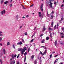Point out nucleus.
Returning <instances> with one entry per match:
<instances>
[{"label": "nucleus", "instance_id": "nucleus-1", "mask_svg": "<svg viewBox=\"0 0 64 64\" xmlns=\"http://www.w3.org/2000/svg\"><path fill=\"white\" fill-rule=\"evenodd\" d=\"M50 1L49 2H48V4L50 6V8H52V3L51 2V0H49Z\"/></svg>", "mask_w": 64, "mask_h": 64}, {"label": "nucleus", "instance_id": "nucleus-2", "mask_svg": "<svg viewBox=\"0 0 64 64\" xmlns=\"http://www.w3.org/2000/svg\"><path fill=\"white\" fill-rule=\"evenodd\" d=\"M26 50V47H25L24 48V49H23L21 51V53L22 54V55H23L24 54V52Z\"/></svg>", "mask_w": 64, "mask_h": 64}, {"label": "nucleus", "instance_id": "nucleus-3", "mask_svg": "<svg viewBox=\"0 0 64 64\" xmlns=\"http://www.w3.org/2000/svg\"><path fill=\"white\" fill-rule=\"evenodd\" d=\"M6 12V11L5 10H4L2 11L1 12H0L1 14L2 15H3V14H5Z\"/></svg>", "mask_w": 64, "mask_h": 64}, {"label": "nucleus", "instance_id": "nucleus-4", "mask_svg": "<svg viewBox=\"0 0 64 64\" xmlns=\"http://www.w3.org/2000/svg\"><path fill=\"white\" fill-rule=\"evenodd\" d=\"M38 14H39V16L40 17H41V19H42V18H43V16H42V14H41V12H38Z\"/></svg>", "mask_w": 64, "mask_h": 64}, {"label": "nucleus", "instance_id": "nucleus-5", "mask_svg": "<svg viewBox=\"0 0 64 64\" xmlns=\"http://www.w3.org/2000/svg\"><path fill=\"white\" fill-rule=\"evenodd\" d=\"M43 4H42L41 5V6H40V9L42 12H43Z\"/></svg>", "mask_w": 64, "mask_h": 64}, {"label": "nucleus", "instance_id": "nucleus-6", "mask_svg": "<svg viewBox=\"0 0 64 64\" xmlns=\"http://www.w3.org/2000/svg\"><path fill=\"white\" fill-rule=\"evenodd\" d=\"M60 36L62 37V38H64V34L62 32L60 33Z\"/></svg>", "mask_w": 64, "mask_h": 64}, {"label": "nucleus", "instance_id": "nucleus-7", "mask_svg": "<svg viewBox=\"0 0 64 64\" xmlns=\"http://www.w3.org/2000/svg\"><path fill=\"white\" fill-rule=\"evenodd\" d=\"M15 61L13 60L11 62L10 64H14L15 63Z\"/></svg>", "mask_w": 64, "mask_h": 64}, {"label": "nucleus", "instance_id": "nucleus-8", "mask_svg": "<svg viewBox=\"0 0 64 64\" xmlns=\"http://www.w3.org/2000/svg\"><path fill=\"white\" fill-rule=\"evenodd\" d=\"M40 62L39 63V64H42V60H41V58L40 57Z\"/></svg>", "mask_w": 64, "mask_h": 64}, {"label": "nucleus", "instance_id": "nucleus-9", "mask_svg": "<svg viewBox=\"0 0 64 64\" xmlns=\"http://www.w3.org/2000/svg\"><path fill=\"white\" fill-rule=\"evenodd\" d=\"M46 29V28L45 27V26H43V30H42V31H45Z\"/></svg>", "mask_w": 64, "mask_h": 64}, {"label": "nucleus", "instance_id": "nucleus-10", "mask_svg": "<svg viewBox=\"0 0 64 64\" xmlns=\"http://www.w3.org/2000/svg\"><path fill=\"white\" fill-rule=\"evenodd\" d=\"M22 42L20 41V42H18L17 43V45H22Z\"/></svg>", "mask_w": 64, "mask_h": 64}, {"label": "nucleus", "instance_id": "nucleus-11", "mask_svg": "<svg viewBox=\"0 0 64 64\" xmlns=\"http://www.w3.org/2000/svg\"><path fill=\"white\" fill-rule=\"evenodd\" d=\"M3 52L4 54H6V50L4 49H3Z\"/></svg>", "mask_w": 64, "mask_h": 64}, {"label": "nucleus", "instance_id": "nucleus-12", "mask_svg": "<svg viewBox=\"0 0 64 64\" xmlns=\"http://www.w3.org/2000/svg\"><path fill=\"white\" fill-rule=\"evenodd\" d=\"M22 48H18V51H21L23 50Z\"/></svg>", "mask_w": 64, "mask_h": 64}, {"label": "nucleus", "instance_id": "nucleus-13", "mask_svg": "<svg viewBox=\"0 0 64 64\" xmlns=\"http://www.w3.org/2000/svg\"><path fill=\"white\" fill-rule=\"evenodd\" d=\"M34 58V56L32 55V56L31 57V59H33V58Z\"/></svg>", "mask_w": 64, "mask_h": 64}, {"label": "nucleus", "instance_id": "nucleus-14", "mask_svg": "<svg viewBox=\"0 0 64 64\" xmlns=\"http://www.w3.org/2000/svg\"><path fill=\"white\" fill-rule=\"evenodd\" d=\"M54 16H53L52 14L51 15V16L50 17V19H53V17H54Z\"/></svg>", "mask_w": 64, "mask_h": 64}, {"label": "nucleus", "instance_id": "nucleus-15", "mask_svg": "<svg viewBox=\"0 0 64 64\" xmlns=\"http://www.w3.org/2000/svg\"><path fill=\"white\" fill-rule=\"evenodd\" d=\"M45 42V40L44 39L42 41H41V42L42 43H44Z\"/></svg>", "mask_w": 64, "mask_h": 64}, {"label": "nucleus", "instance_id": "nucleus-16", "mask_svg": "<svg viewBox=\"0 0 64 64\" xmlns=\"http://www.w3.org/2000/svg\"><path fill=\"white\" fill-rule=\"evenodd\" d=\"M48 39H49V37L48 36L46 38V40H48Z\"/></svg>", "mask_w": 64, "mask_h": 64}, {"label": "nucleus", "instance_id": "nucleus-17", "mask_svg": "<svg viewBox=\"0 0 64 64\" xmlns=\"http://www.w3.org/2000/svg\"><path fill=\"white\" fill-rule=\"evenodd\" d=\"M12 47L14 49H15V44H13L12 45Z\"/></svg>", "mask_w": 64, "mask_h": 64}, {"label": "nucleus", "instance_id": "nucleus-18", "mask_svg": "<svg viewBox=\"0 0 64 64\" xmlns=\"http://www.w3.org/2000/svg\"><path fill=\"white\" fill-rule=\"evenodd\" d=\"M10 45V44L9 42L7 43V46H8V45Z\"/></svg>", "mask_w": 64, "mask_h": 64}, {"label": "nucleus", "instance_id": "nucleus-19", "mask_svg": "<svg viewBox=\"0 0 64 64\" xmlns=\"http://www.w3.org/2000/svg\"><path fill=\"white\" fill-rule=\"evenodd\" d=\"M55 46H56V45H57V40H56L55 42Z\"/></svg>", "mask_w": 64, "mask_h": 64}, {"label": "nucleus", "instance_id": "nucleus-20", "mask_svg": "<svg viewBox=\"0 0 64 64\" xmlns=\"http://www.w3.org/2000/svg\"><path fill=\"white\" fill-rule=\"evenodd\" d=\"M48 29L50 30H53V29L51 28L50 27H49L48 28Z\"/></svg>", "mask_w": 64, "mask_h": 64}, {"label": "nucleus", "instance_id": "nucleus-21", "mask_svg": "<svg viewBox=\"0 0 64 64\" xmlns=\"http://www.w3.org/2000/svg\"><path fill=\"white\" fill-rule=\"evenodd\" d=\"M40 53L42 55H44V54H43V53L41 51L40 52Z\"/></svg>", "mask_w": 64, "mask_h": 64}, {"label": "nucleus", "instance_id": "nucleus-22", "mask_svg": "<svg viewBox=\"0 0 64 64\" xmlns=\"http://www.w3.org/2000/svg\"><path fill=\"white\" fill-rule=\"evenodd\" d=\"M37 63V60H35L34 61V64H36Z\"/></svg>", "mask_w": 64, "mask_h": 64}, {"label": "nucleus", "instance_id": "nucleus-23", "mask_svg": "<svg viewBox=\"0 0 64 64\" xmlns=\"http://www.w3.org/2000/svg\"><path fill=\"white\" fill-rule=\"evenodd\" d=\"M0 62L1 63V64H2V63L3 62H2V60H0Z\"/></svg>", "mask_w": 64, "mask_h": 64}, {"label": "nucleus", "instance_id": "nucleus-24", "mask_svg": "<svg viewBox=\"0 0 64 64\" xmlns=\"http://www.w3.org/2000/svg\"><path fill=\"white\" fill-rule=\"evenodd\" d=\"M47 15L48 17H49V14H48V12H47Z\"/></svg>", "mask_w": 64, "mask_h": 64}, {"label": "nucleus", "instance_id": "nucleus-25", "mask_svg": "<svg viewBox=\"0 0 64 64\" xmlns=\"http://www.w3.org/2000/svg\"><path fill=\"white\" fill-rule=\"evenodd\" d=\"M8 3V1H6L4 2L5 4H6Z\"/></svg>", "mask_w": 64, "mask_h": 64}, {"label": "nucleus", "instance_id": "nucleus-26", "mask_svg": "<svg viewBox=\"0 0 64 64\" xmlns=\"http://www.w3.org/2000/svg\"><path fill=\"white\" fill-rule=\"evenodd\" d=\"M58 26H59V25L58 24V23L57 24V26H56V27H57V29H58Z\"/></svg>", "mask_w": 64, "mask_h": 64}, {"label": "nucleus", "instance_id": "nucleus-27", "mask_svg": "<svg viewBox=\"0 0 64 64\" xmlns=\"http://www.w3.org/2000/svg\"><path fill=\"white\" fill-rule=\"evenodd\" d=\"M46 50L45 52H44V55H46Z\"/></svg>", "mask_w": 64, "mask_h": 64}, {"label": "nucleus", "instance_id": "nucleus-28", "mask_svg": "<svg viewBox=\"0 0 64 64\" xmlns=\"http://www.w3.org/2000/svg\"><path fill=\"white\" fill-rule=\"evenodd\" d=\"M62 31H63V32L64 31V28H62Z\"/></svg>", "mask_w": 64, "mask_h": 64}, {"label": "nucleus", "instance_id": "nucleus-29", "mask_svg": "<svg viewBox=\"0 0 64 64\" xmlns=\"http://www.w3.org/2000/svg\"><path fill=\"white\" fill-rule=\"evenodd\" d=\"M12 58H13V59H14V55H12Z\"/></svg>", "mask_w": 64, "mask_h": 64}, {"label": "nucleus", "instance_id": "nucleus-30", "mask_svg": "<svg viewBox=\"0 0 64 64\" xmlns=\"http://www.w3.org/2000/svg\"><path fill=\"white\" fill-rule=\"evenodd\" d=\"M2 40V37H0V42H1V41Z\"/></svg>", "mask_w": 64, "mask_h": 64}, {"label": "nucleus", "instance_id": "nucleus-31", "mask_svg": "<svg viewBox=\"0 0 64 64\" xmlns=\"http://www.w3.org/2000/svg\"><path fill=\"white\" fill-rule=\"evenodd\" d=\"M52 34H50V38H52Z\"/></svg>", "mask_w": 64, "mask_h": 64}, {"label": "nucleus", "instance_id": "nucleus-32", "mask_svg": "<svg viewBox=\"0 0 64 64\" xmlns=\"http://www.w3.org/2000/svg\"><path fill=\"white\" fill-rule=\"evenodd\" d=\"M60 44H63V43H62V41H60Z\"/></svg>", "mask_w": 64, "mask_h": 64}, {"label": "nucleus", "instance_id": "nucleus-33", "mask_svg": "<svg viewBox=\"0 0 64 64\" xmlns=\"http://www.w3.org/2000/svg\"><path fill=\"white\" fill-rule=\"evenodd\" d=\"M25 61H26V57L24 58V62H25Z\"/></svg>", "mask_w": 64, "mask_h": 64}, {"label": "nucleus", "instance_id": "nucleus-34", "mask_svg": "<svg viewBox=\"0 0 64 64\" xmlns=\"http://www.w3.org/2000/svg\"><path fill=\"white\" fill-rule=\"evenodd\" d=\"M19 56H20V54H18L17 57V58H19Z\"/></svg>", "mask_w": 64, "mask_h": 64}, {"label": "nucleus", "instance_id": "nucleus-35", "mask_svg": "<svg viewBox=\"0 0 64 64\" xmlns=\"http://www.w3.org/2000/svg\"><path fill=\"white\" fill-rule=\"evenodd\" d=\"M24 34H25V35L26 36V35H27V33L26 32H25L24 33Z\"/></svg>", "mask_w": 64, "mask_h": 64}, {"label": "nucleus", "instance_id": "nucleus-36", "mask_svg": "<svg viewBox=\"0 0 64 64\" xmlns=\"http://www.w3.org/2000/svg\"><path fill=\"white\" fill-rule=\"evenodd\" d=\"M33 41H34V39H32V40L30 41V42H33Z\"/></svg>", "mask_w": 64, "mask_h": 64}, {"label": "nucleus", "instance_id": "nucleus-37", "mask_svg": "<svg viewBox=\"0 0 64 64\" xmlns=\"http://www.w3.org/2000/svg\"><path fill=\"white\" fill-rule=\"evenodd\" d=\"M28 52H29V51H30V48H28Z\"/></svg>", "mask_w": 64, "mask_h": 64}, {"label": "nucleus", "instance_id": "nucleus-38", "mask_svg": "<svg viewBox=\"0 0 64 64\" xmlns=\"http://www.w3.org/2000/svg\"><path fill=\"white\" fill-rule=\"evenodd\" d=\"M3 2H4V0H2L1 2V4H2V3H3Z\"/></svg>", "mask_w": 64, "mask_h": 64}, {"label": "nucleus", "instance_id": "nucleus-39", "mask_svg": "<svg viewBox=\"0 0 64 64\" xmlns=\"http://www.w3.org/2000/svg\"><path fill=\"white\" fill-rule=\"evenodd\" d=\"M16 64H20V63L19 62H17Z\"/></svg>", "mask_w": 64, "mask_h": 64}, {"label": "nucleus", "instance_id": "nucleus-40", "mask_svg": "<svg viewBox=\"0 0 64 64\" xmlns=\"http://www.w3.org/2000/svg\"><path fill=\"white\" fill-rule=\"evenodd\" d=\"M36 34V32H34V34H33V35H32V36H34L35 35V34Z\"/></svg>", "mask_w": 64, "mask_h": 64}, {"label": "nucleus", "instance_id": "nucleus-41", "mask_svg": "<svg viewBox=\"0 0 64 64\" xmlns=\"http://www.w3.org/2000/svg\"><path fill=\"white\" fill-rule=\"evenodd\" d=\"M22 42H23V43H24V40H22Z\"/></svg>", "mask_w": 64, "mask_h": 64}, {"label": "nucleus", "instance_id": "nucleus-42", "mask_svg": "<svg viewBox=\"0 0 64 64\" xmlns=\"http://www.w3.org/2000/svg\"><path fill=\"white\" fill-rule=\"evenodd\" d=\"M3 36V34H0V36Z\"/></svg>", "mask_w": 64, "mask_h": 64}, {"label": "nucleus", "instance_id": "nucleus-43", "mask_svg": "<svg viewBox=\"0 0 64 64\" xmlns=\"http://www.w3.org/2000/svg\"><path fill=\"white\" fill-rule=\"evenodd\" d=\"M50 58H52V54H50Z\"/></svg>", "mask_w": 64, "mask_h": 64}, {"label": "nucleus", "instance_id": "nucleus-44", "mask_svg": "<svg viewBox=\"0 0 64 64\" xmlns=\"http://www.w3.org/2000/svg\"><path fill=\"white\" fill-rule=\"evenodd\" d=\"M26 54H27V52H25L24 54V55H26Z\"/></svg>", "mask_w": 64, "mask_h": 64}, {"label": "nucleus", "instance_id": "nucleus-45", "mask_svg": "<svg viewBox=\"0 0 64 64\" xmlns=\"http://www.w3.org/2000/svg\"><path fill=\"white\" fill-rule=\"evenodd\" d=\"M12 4H10V7H12Z\"/></svg>", "mask_w": 64, "mask_h": 64}, {"label": "nucleus", "instance_id": "nucleus-46", "mask_svg": "<svg viewBox=\"0 0 64 64\" xmlns=\"http://www.w3.org/2000/svg\"><path fill=\"white\" fill-rule=\"evenodd\" d=\"M16 56H17V55L16 54H15L14 56V57L15 58L16 57Z\"/></svg>", "mask_w": 64, "mask_h": 64}, {"label": "nucleus", "instance_id": "nucleus-47", "mask_svg": "<svg viewBox=\"0 0 64 64\" xmlns=\"http://www.w3.org/2000/svg\"><path fill=\"white\" fill-rule=\"evenodd\" d=\"M56 3H57V2H54V4H55V5H56Z\"/></svg>", "mask_w": 64, "mask_h": 64}, {"label": "nucleus", "instance_id": "nucleus-48", "mask_svg": "<svg viewBox=\"0 0 64 64\" xmlns=\"http://www.w3.org/2000/svg\"><path fill=\"white\" fill-rule=\"evenodd\" d=\"M53 22H52V23H51V25H53V23H54Z\"/></svg>", "mask_w": 64, "mask_h": 64}, {"label": "nucleus", "instance_id": "nucleus-49", "mask_svg": "<svg viewBox=\"0 0 64 64\" xmlns=\"http://www.w3.org/2000/svg\"><path fill=\"white\" fill-rule=\"evenodd\" d=\"M42 48H44V47H45V46H41V48H42Z\"/></svg>", "mask_w": 64, "mask_h": 64}, {"label": "nucleus", "instance_id": "nucleus-50", "mask_svg": "<svg viewBox=\"0 0 64 64\" xmlns=\"http://www.w3.org/2000/svg\"><path fill=\"white\" fill-rule=\"evenodd\" d=\"M57 62V61L56 60H55L54 62V64H55V63H56Z\"/></svg>", "mask_w": 64, "mask_h": 64}, {"label": "nucleus", "instance_id": "nucleus-51", "mask_svg": "<svg viewBox=\"0 0 64 64\" xmlns=\"http://www.w3.org/2000/svg\"><path fill=\"white\" fill-rule=\"evenodd\" d=\"M64 6V5L63 4H62V5L61 6V7H63Z\"/></svg>", "mask_w": 64, "mask_h": 64}, {"label": "nucleus", "instance_id": "nucleus-52", "mask_svg": "<svg viewBox=\"0 0 64 64\" xmlns=\"http://www.w3.org/2000/svg\"><path fill=\"white\" fill-rule=\"evenodd\" d=\"M54 13V11H52V12L51 13V14H53V13Z\"/></svg>", "mask_w": 64, "mask_h": 64}, {"label": "nucleus", "instance_id": "nucleus-53", "mask_svg": "<svg viewBox=\"0 0 64 64\" xmlns=\"http://www.w3.org/2000/svg\"><path fill=\"white\" fill-rule=\"evenodd\" d=\"M58 55H56L54 57H57V56H58Z\"/></svg>", "mask_w": 64, "mask_h": 64}, {"label": "nucleus", "instance_id": "nucleus-54", "mask_svg": "<svg viewBox=\"0 0 64 64\" xmlns=\"http://www.w3.org/2000/svg\"><path fill=\"white\" fill-rule=\"evenodd\" d=\"M0 46H2V44L1 43H0Z\"/></svg>", "mask_w": 64, "mask_h": 64}, {"label": "nucleus", "instance_id": "nucleus-55", "mask_svg": "<svg viewBox=\"0 0 64 64\" xmlns=\"http://www.w3.org/2000/svg\"><path fill=\"white\" fill-rule=\"evenodd\" d=\"M0 34H2V32H0Z\"/></svg>", "mask_w": 64, "mask_h": 64}, {"label": "nucleus", "instance_id": "nucleus-56", "mask_svg": "<svg viewBox=\"0 0 64 64\" xmlns=\"http://www.w3.org/2000/svg\"><path fill=\"white\" fill-rule=\"evenodd\" d=\"M28 16H29L28 15H27L26 16V17H27V18H28Z\"/></svg>", "mask_w": 64, "mask_h": 64}, {"label": "nucleus", "instance_id": "nucleus-57", "mask_svg": "<svg viewBox=\"0 0 64 64\" xmlns=\"http://www.w3.org/2000/svg\"><path fill=\"white\" fill-rule=\"evenodd\" d=\"M33 5L32 4V5H31V6H30V7H33Z\"/></svg>", "mask_w": 64, "mask_h": 64}, {"label": "nucleus", "instance_id": "nucleus-58", "mask_svg": "<svg viewBox=\"0 0 64 64\" xmlns=\"http://www.w3.org/2000/svg\"><path fill=\"white\" fill-rule=\"evenodd\" d=\"M36 29V28L35 27L34 28V30H35Z\"/></svg>", "mask_w": 64, "mask_h": 64}, {"label": "nucleus", "instance_id": "nucleus-59", "mask_svg": "<svg viewBox=\"0 0 64 64\" xmlns=\"http://www.w3.org/2000/svg\"><path fill=\"white\" fill-rule=\"evenodd\" d=\"M42 36H43V34H42L40 35V37H42Z\"/></svg>", "mask_w": 64, "mask_h": 64}, {"label": "nucleus", "instance_id": "nucleus-60", "mask_svg": "<svg viewBox=\"0 0 64 64\" xmlns=\"http://www.w3.org/2000/svg\"><path fill=\"white\" fill-rule=\"evenodd\" d=\"M18 17V15H17L16 16V17Z\"/></svg>", "mask_w": 64, "mask_h": 64}, {"label": "nucleus", "instance_id": "nucleus-61", "mask_svg": "<svg viewBox=\"0 0 64 64\" xmlns=\"http://www.w3.org/2000/svg\"><path fill=\"white\" fill-rule=\"evenodd\" d=\"M10 60L11 61H12V58H11V59H10Z\"/></svg>", "mask_w": 64, "mask_h": 64}, {"label": "nucleus", "instance_id": "nucleus-62", "mask_svg": "<svg viewBox=\"0 0 64 64\" xmlns=\"http://www.w3.org/2000/svg\"><path fill=\"white\" fill-rule=\"evenodd\" d=\"M54 29H56V28L54 27Z\"/></svg>", "mask_w": 64, "mask_h": 64}, {"label": "nucleus", "instance_id": "nucleus-63", "mask_svg": "<svg viewBox=\"0 0 64 64\" xmlns=\"http://www.w3.org/2000/svg\"><path fill=\"white\" fill-rule=\"evenodd\" d=\"M22 18H25V17L24 16H23L22 17Z\"/></svg>", "mask_w": 64, "mask_h": 64}, {"label": "nucleus", "instance_id": "nucleus-64", "mask_svg": "<svg viewBox=\"0 0 64 64\" xmlns=\"http://www.w3.org/2000/svg\"><path fill=\"white\" fill-rule=\"evenodd\" d=\"M51 27H53V25H51Z\"/></svg>", "mask_w": 64, "mask_h": 64}]
</instances>
